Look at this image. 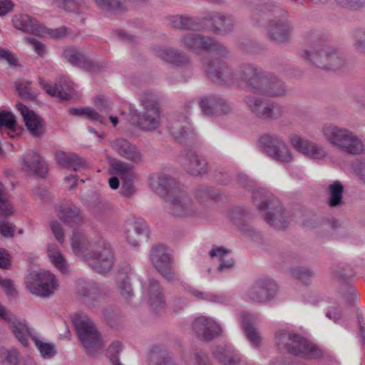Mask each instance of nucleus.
Instances as JSON below:
<instances>
[{
	"instance_id": "obj_1",
	"label": "nucleus",
	"mask_w": 365,
	"mask_h": 365,
	"mask_svg": "<svg viewBox=\"0 0 365 365\" xmlns=\"http://www.w3.org/2000/svg\"><path fill=\"white\" fill-rule=\"evenodd\" d=\"M245 74L248 76L247 89L253 93L270 98L283 97L288 93L286 83L274 73L252 64L247 68Z\"/></svg>"
},
{
	"instance_id": "obj_2",
	"label": "nucleus",
	"mask_w": 365,
	"mask_h": 365,
	"mask_svg": "<svg viewBox=\"0 0 365 365\" xmlns=\"http://www.w3.org/2000/svg\"><path fill=\"white\" fill-rule=\"evenodd\" d=\"M203 66L207 76L214 83L247 88L248 76L245 73L247 68L252 67V64L243 63L240 66L237 71H234L225 61L215 58L205 61Z\"/></svg>"
},
{
	"instance_id": "obj_3",
	"label": "nucleus",
	"mask_w": 365,
	"mask_h": 365,
	"mask_svg": "<svg viewBox=\"0 0 365 365\" xmlns=\"http://www.w3.org/2000/svg\"><path fill=\"white\" fill-rule=\"evenodd\" d=\"M300 56L315 66L329 71L340 69L345 64L337 48L327 42L315 41L309 49L303 50Z\"/></svg>"
},
{
	"instance_id": "obj_4",
	"label": "nucleus",
	"mask_w": 365,
	"mask_h": 365,
	"mask_svg": "<svg viewBox=\"0 0 365 365\" xmlns=\"http://www.w3.org/2000/svg\"><path fill=\"white\" fill-rule=\"evenodd\" d=\"M275 344L279 350L304 358L314 359L323 356V351L317 346L293 332L278 331L275 336Z\"/></svg>"
},
{
	"instance_id": "obj_5",
	"label": "nucleus",
	"mask_w": 365,
	"mask_h": 365,
	"mask_svg": "<svg viewBox=\"0 0 365 365\" xmlns=\"http://www.w3.org/2000/svg\"><path fill=\"white\" fill-rule=\"evenodd\" d=\"M275 344L279 350L304 358L314 359L323 356V351L317 346L293 332L278 331L275 336Z\"/></svg>"
},
{
	"instance_id": "obj_6",
	"label": "nucleus",
	"mask_w": 365,
	"mask_h": 365,
	"mask_svg": "<svg viewBox=\"0 0 365 365\" xmlns=\"http://www.w3.org/2000/svg\"><path fill=\"white\" fill-rule=\"evenodd\" d=\"M252 200L260 211L272 206V210L268 211L264 215V220L271 227L277 230H282L288 226L289 223L288 212L281 206H274L272 194L264 188H256L252 190Z\"/></svg>"
},
{
	"instance_id": "obj_7",
	"label": "nucleus",
	"mask_w": 365,
	"mask_h": 365,
	"mask_svg": "<svg viewBox=\"0 0 365 365\" xmlns=\"http://www.w3.org/2000/svg\"><path fill=\"white\" fill-rule=\"evenodd\" d=\"M143 110L132 114V119L142 130L152 131L157 129L160 124L161 111L158 98L153 93H145L140 98Z\"/></svg>"
},
{
	"instance_id": "obj_8",
	"label": "nucleus",
	"mask_w": 365,
	"mask_h": 365,
	"mask_svg": "<svg viewBox=\"0 0 365 365\" xmlns=\"http://www.w3.org/2000/svg\"><path fill=\"white\" fill-rule=\"evenodd\" d=\"M58 286L56 276L46 270L31 273L26 281L27 290L32 294L41 298L52 296Z\"/></svg>"
},
{
	"instance_id": "obj_9",
	"label": "nucleus",
	"mask_w": 365,
	"mask_h": 365,
	"mask_svg": "<svg viewBox=\"0 0 365 365\" xmlns=\"http://www.w3.org/2000/svg\"><path fill=\"white\" fill-rule=\"evenodd\" d=\"M243 102L249 111L262 120H277L284 114V108L275 102H269L252 95L246 96Z\"/></svg>"
},
{
	"instance_id": "obj_10",
	"label": "nucleus",
	"mask_w": 365,
	"mask_h": 365,
	"mask_svg": "<svg viewBox=\"0 0 365 365\" xmlns=\"http://www.w3.org/2000/svg\"><path fill=\"white\" fill-rule=\"evenodd\" d=\"M170 213L175 217L188 218L201 215L202 211L197 207L191 197L182 189L171 192L169 199Z\"/></svg>"
},
{
	"instance_id": "obj_11",
	"label": "nucleus",
	"mask_w": 365,
	"mask_h": 365,
	"mask_svg": "<svg viewBox=\"0 0 365 365\" xmlns=\"http://www.w3.org/2000/svg\"><path fill=\"white\" fill-rule=\"evenodd\" d=\"M73 324L78 339L88 354L94 355L103 348L100 334L90 319H76Z\"/></svg>"
},
{
	"instance_id": "obj_12",
	"label": "nucleus",
	"mask_w": 365,
	"mask_h": 365,
	"mask_svg": "<svg viewBox=\"0 0 365 365\" xmlns=\"http://www.w3.org/2000/svg\"><path fill=\"white\" fill-rule=\"evenodd\" d=\"M259 145L272 159L282 163L292 160V155L284 140L275 134L264 133L259 139Z\"/></svg>"
},
{
	"instance_id": "obj_13",
	"label": "nucleus",
	"mask_w": 365,
	"mask_h": 365,
	"mask_svg": "<svg viewBox=\"0 0 365 365\" xmlns=\"http://www.w3.org/2000/svg\"><path fill=\"white\" fill-rule=\"evenodd\" d=\"M150 259L156 270L169 282L180 280V277L175 274L173 269V259L168 252L167 248L162 245L152 247Z\"/></svg>"
},
{
	"instance_id": "obj_14",
	"label": "nucleus",
	"mask_w": 365,
	"mask_h": 365,
	"mask_svg": "<svg viewBox=\"0 0 365 365\" xmlns=\"http://www.w3.org/2000/svg\"><path fill=\"white\" fill-rule=\"evenodd\" d=\"M88 265L98 273H106L113 264V255L110 245L103 239H98L96 250L88 257Z\"/></svg>"
},
{
	"instance_id": "obj_15",
	"label": "nucleus",
	"mask_w": 365,
	"mask_h": 365,
	"mask_svg": "<svg viewBox=\"0 0 365 365\" xmlns=\"http://www.w3.org/2000/svg\"><path fill=\"white\" fill-rule=\"evenodd\" d=\"M277 289V285L273 279H259L247 290V297L248 300L255 303L267 302L274 299Z\"/></svg>"
},
{
	"instance_id": "obj_16",
	"label": "nucleus",
	"mask_w": 365,
	"mask_h": 365,
	"mask_svg": "<svg viewBox=\"0 0 365 365\" xmlns=\"http://www.w3.org/2000/svg\"><path fill=\"white\" fill-rule=\"evenodd\" d=\"M192 328L197 337L204 341H210L220 336L222 328L212 318L205 316L196 317L192 323Z\"/></svg>"
},
{
	"instance_id": "obj_17",
	"label": "nucleus",
	"mask_w": 365,
	"mask_h": 365,
	"mask_svg": "<svg viewBox=\"0 0 365 365\" xmlns=\"http://www.w3.org/2000/svg\"><path fill=\"white\" fill-rule=\"evenodd\" d=\"M168 130L175 140L180 143H186L187 140L195 136L187 116L179 114L172 117L168 126Z\"/></svg>"
},
{
	"instance_id": "obj_18",
	"label": "nucleus",
	"mask_w": 365,
	"mask_h": 365,
	"mask_svg": "<svg viewBox=\"0 0 365 365\" xmlns=\"http://www.w3.org/2000/svg\"><path fill=\"white\" fill-rule=\"evenodd\" d=\"M143 296L148 299L150 308L159 311L165 306L163 288L158 280L149 277L142 284Z\"/></svg>"
},
{
	"instance_id": "obj_19",
	"label": "nucleus",
	"mask_w": 365,
	"mask_h": 365,
	"mask_svg": "<svg viewBox=\"0 0 365 365\" xmlns=\"http://www.w3.org/2000/svg\"><path fill=\"white\" fill-rule=\"evenodd\" d=\"M77 292L83 303L91 307L98 305L105 297L100 286L93 281H78Z\"/></svg>"
},
{
	"instance_id": "obj_20",
	"label": "nucleus",
	"mask_w": 365,
	"mask_h": 365,
	"mask_svg": "<svg viewBox=\"0 0 365 365\" xmlns=\"http://www.w3.org/2000/svg\"><path fill=\"white\" fill-rule=\"evenodd\" d=\"M155 56L163 61L175 66H186L190 58L183 51L170 46H156L153 49Z\"/></svg>"
},
{
	"instance_id": "obj_21",
	"label": "nucleus",
	"mask_w": 365,
	"mask_h": 365,
	"mask_svg": "<svg viewBox=\"0 0 365 365\" xmlns=\"http://www.w3.org/2000/svg\"><path fill=\"white\" fill-rule=\"evenodd\" d=\"M111 148L120 157L135 164L143 162V155L138 148L125 138H117L110 142Z\"/></svg>"
},
{
	"instance_id": "obj_22",
	"label": "nucleus",
	"mask_w": 365,
	"mask_h": 365,
	"mask_svg": "<svg viewBox=\"0 0 365 365\" xmlns=\"http://www.w3.org/2000/svg\"><path fill=\"white\" fill-rule=\"evenodd\" d=\"M182 168L193 176H202L208 171L206 159L199 156L193 150H187L181 159Z\"/></svg>"
},
{
	"instance_id": "obj_23",
	"label": "nucleus",
	"mask_w": 365,
	"mask_h": 365,
	"mask_svg": "<svg viewBox=\"0 0 365 365\" xmlns=\"http://www.w3.org/2000/svg\"><path fill=\"white\" fill-rule=\"evenodd\" d=\"M265 30L267 37L276 43H284L290 39L292 27L287 21L272 19Z\"/></svg>"
},
{
	"instance_id": "obj_24",
	"label": "nucleus",
	"mask_w": 365,
	"mask_h": 365,
	"mask_svg": "<svg viewBox=\"0 0 365 365\" xmlns=\"http://www.w3.org/2000/svg\"><path fill=\"white\" fill-rule=\"evenodd\" d=\"M228 217L245 236L254 240L259 236L258 232L249 223L250 215L245 210L235 207L230 211Z\"/></svg>"
},
{
	"instance_id": "obj_25",
	"label": "nucleus",
	"mask_w": 365,
	"mask_h": 365,
	"mask_svg": "<svg viewBox=\"0 0 365 365\" xmlns=\"http://www.w3.org/2000/svg\"><path fill=\"white\" fill-rule=\"evenodd\" d=\"M41 87L51 96L56 97L61 100H69L72 98L73 88L72 83L65 78H61L54 86L49 84L42 78H38Z\"/></svg>"
},
{
	"instance_id": "obj_26",
	"label": "nucleus",
	"mask_w": 365,
	"mask_h": 365,
	"mask_svg": "<svg viewBox=\"0 0 365 365\" xmlns=\"http://www.w3.org/2000/svg\"><path fill=\"white\" fill-rule=\"evenodd\" d=\"M22 170L26 173L44 178L48 167L39 154L29 151L22 157Z\"/></svg>"
},
{
	"instance_id": "obj_27",
	"label": "nucleus",
	"mask_w": 365,
	"mask_h": 365,
	"mask_svg": "<svg viewBox=\"0 0 365 365\" xmlns=\"http://www.w3.org/2000/svg\"><path fill=\"white\" fill-rule=\"evenodd\" d=\"M16 106L22 115L25 125L31 134L35 137L42 136L45 131L43 119L22 103H19Z\"/></svg>"
},
{
	"instance_id": "obj_28",
	"label": "nucleus",
	"mask_w": 365,
	"mask_h": 365,
	"mask_svg": "<svg viewBox=\"0 0 365 365\" xmlns=\"http://www.w3.org/2000/svg\"><path fill=\"white\" fill-rule=\"evenodd\" d=\"M290 143L297 150L314 160H321L327 155L324 148L312 142L302 140L298 135H292Z\"/></svg>"
},
{
	"instance_id": "obj_29",
	"label": "nucleus",
	"mask_w": 365,
	"mask_h": 365,
	"mask_svg": "<svg viewBox=\"0 0 365 365\" xmlns=\"http://www.w3.org/2000/svg\"><path fill=\"white\" fill-rule=\"evenodd\" d=\"M71 246L73 252L78 256L83 257L88 261V257L93 253L98 245V239L95 241H88L85 235L75 230L71 237Z\"/></svg>"
},
{
	"instance_id": "obj_30",
	"label": "nucleus",
	"mask_w": 365,
	"mask_h": 365,
	"mask_svg": "<svg viewBox=\"0 0 365 365\" xmlns=\"http://www.w3.org/2000/svg\"><path fill=\"white\" fill-rule=\"evenodd\" d=\"M148 237V227L141 220H134L127 225L125 238L128 244L137 247L143 240Z\"/></svg>"
},
{
	"instance_id": "obj_31",
	"label": "nucleus",
	"mask_w": 365,
	"mask_h": 365,
	"mask_svg": "<svg viewBox=\"0 0 365 365\" xmlns=\"http://www.w3.org/2000/svg\"><path fill=\"white\" fill-rule=\"evenodd\" d=\"M63 58L71 65L88 71H93L96 68L94 63L74 46H68L63 51Z\"/></svg>"
},
{
	"instance_id": "obj_32",
	"label": "nucleus",
	"mask_w": 365,
	"mask_h": 365,
	"mask_svg": "<svg viewBox=\"0 0 365 365\" xmlns=\"http://www.w3.org/2000/svg\"><path fill=\"white\" fill-rule=\"evenodd\" d=\"M58 216L65 225L70 227L80 226L83 222L80 208L73 203L59 206Z\"/></svg>"
},
{
	"instance_id": "obj_33",
	"label": "nucleus",
	"mask_w": 365,
	"mask_h": 365,
	"mask_svg": "<svg viewBox=\"0 0 365 365\" xmlns=\"http://www.w3.org/2000/svg\"><path fill=\"white\" fill-rule=\"evenodd\" d=\"M12 22L17 29L31 32L38 36L44 35L45 27L40 25L35 19L27 14L14 15L12 18Z\"/></svg>"
},
{
	"instance_id": "obj_34",
	"label": "nucleus",
	"mask_w": 365,
	"mask_h": 365,
	"mask_svg": "<svg viewBox=\"0 0 365 365\" xmlns=\"http://www.w3.org/2000/svg\"><path fill=\"white\" fill-rule=\"evenodd\" d=\"M56 159L61 166L66 168H71L74 171L81 170L88 167L87 161L74 153L57 151Z\"/></svg>"
},
{
	"instance_id": "obj_35",
	"label": "nucleus",
	"mask_w": 365,
	"mask_h": 365,
	"mask_svg": "<svg viewBox=\"0 0 365 365\" xmlns=\"http://www.w3.org/2000/svg\"><path fill=\"white\" fill-rule=\"evenodd\" d=\"M210 36L199 33H187L180 38V43L184 48L194 52L205 51Z\"/></svg>"
},
{
	"instance_id": "obj_36",
	"label": "nucleus",
	"mask_w": 365,
	"mask_h": 365,
	"mask_svg": "<svg viewBox=\"0 0 365 365\" xmlns=\"http://www.w3.org/2000/svg\"><path fill=\"white\" fill-rule=\"evenodd\" d=\"M212 354L222 365H237L241 361L240 354L228 345L216 346Z\"/></svg>"
},
{
	"instance_id": "obj_37",
	"label": "nucleus",
	"mask_w": 365,
	"mask_h": 365,
	"mask_svg": "<svg viewBox=\"0 0 365 365\" xmlns=\"http://www.w3.org/2000/svg\"><path fill=\"white\" fill-rule=\"evenodd\" d=\"M150 185L156 193L162 196L166 195L167 199H169L171 192H175L177 189H181L176 180L166 174L158 175L156 180L150 182Z\"/></svg>"
},
{
	"instance_id": "obj_38",
	"label": "nucleus",
	"mask_w": 365,
	"mask_h": 365,
	"mask_svg": "<svg viewBox=\"0 0 365 365\" xmlns=\"http://www.w3.org/2000/svg\"><path fill=\"white\" fill-rule=\"evenodd\" d=\"M148 365H177L171 352L160 346H153L148 355Z\"/></svg>"
},
{
	"instance_id": "obj_39",
	"label": "nucleus",
	"mask_w": 365,
	"mask_h": 365,
	"mask_svg": "<svg viewBox=\"0 0 365 365\" xmlns=\"http://www.w3.org/2000/svg\"><path fill=\"white\" fill-rule=\"evenodd\" d=\"M110 173L119 177L121 180H135L137 178V173L134 171L133 165L131 164L112 158L109 161Z\"/></svg>"
},
{
	"instance_id": "obj_40",
	"label": "nucleus",
	"mask_w": 365,
	"mask_h": 365,
	"mask_svg": "<svg viewBox=\"0 0 365 365\" xmlns=\"http://www.w3.org/2000/svg\"><path fill=\"white\" fill-rule=\"evenodd\" d=\"M254 316L249 313L243 312L240 314V324L247 339L254 347L259 348L261 345L262 337L254 326Z\"/></svg>"
},
{
	"instance_id": "obj_41",
	"label": "nucleus",
	"mask_w": 365,
	"mask_h": 365,
	"mask_svg": "<svg viewBox=\"0 0 365 365\" xmlns=\"http://www.w3.org/2000/svg\"><path fill=\"white\" fill-rule=\"evenodd\" d=\"M349 129L340 128L333 124L325 125L322 128V133L326 140L337 149L348 133Z\"/></svg>"
},
{
	"instance_id": "obj_42",
	"label": "nucleus",
	"mask_w": 365,
	"mask_h": 365,
	"mask_svg": "<svg viewBox=\"0 0 365 365\" xmlns=\"http://www.w3.org/2000/svg\"><path fill=\"white\" fill-rule=\"evenodd\" d=\"M8 322L13 334L18 341L24 346L28 345V337L35 336L32 329H30L24 322H20L15 317L9 319Z\"/></svg>"
},
{
	"instance_id": "obj_43",
	"label": "nucleus",
	"mask_w": 365,
	"mask_h": 365,
	"mask_svg": "<svg viewBox=\"0 0 365 365\" xmlns=\"http://www.w3.org/2000/svg\"><path fill=\"white\" fill-rule=\"evenodd\" d=\"M212 22V31L215 34H227L232 31L235 20L232 15L215 14L210 17Z\"/></svg>"
},
{
	"instance_id": "obj_44",
	"label": "nucleus",
	"mask_w": 365,
	"mask_h": 365,
	"mask_svg": "<svg viewBox=\"0 0 365 365\" xmlns=\"http://www.w3.org/2000/svg\"><path fill=\"white\" fill-rule=\"evenodd\" d=\"M344 138L339 150L351 155H359L364 151V143L352 131L349 130Z\"/></svg>"
},
{
	"instance_id": "obj_45",
	"label": "nucleus",
	"mask_w": 365,
	"mask_h": 365,
	"mask_svg": "<svg viewBox=\"0 0 365 365\" xmlns=\"http://www.w3.org/2000/svg\"><path fill=\"white\" fill-rule=\"evenodd\" d=\"M208 102L213 103V115L217 114H227L230 112V104L223 98L216 94H210L201 98V104L203 108Z\"/></svg>"
},
{
	"instance_id": "obj_46",
	"label": "nucleus",
	"mask_w": 365,
	"mask_h": 365,
	"mask_svg": "<svg viewBox=\"0 0 365 365\" xmlns=\"http://www.w3.org/2000/svg\"><path fill=\"white\" fill-rule=\"evenodd\" d=\"M208 102L213 103V115L217 114H227L230 112V104L223 98L216 94H210L201 98V104L203 108Z\"/></svg>"
},
{
	"instance_id": "obj_47",
	"label": "nucleus",
	"mask_w": 365,
	"mask_h": 365,
	"mask_svg": "<svg viewBox=\"0 0 365 365\" xmlns=\"http://www.w3.org/2000/svg\"><path fill=\"white\" fill-rule=\"evenodd\" d=\"M60 9L77 14H85L88 11L86 0H53Z\"/></svg>"
},
{
	"instance_id": "obj_48",
	"label": "nucleus",
	"mask_w": 365,
	"mask_h": 365,
	"mask_svg": "<svg viewBox=\"0 0 365 365\" xmlns=\"http://www.w3.org/2000/svg\"><path fill=\"white\" fill-rule=\"evenodd\" d=\"M185 289L192 297L199 300H205L214 303H224L226 301L225 297L222 295L209 292H203L191 285L185 286Z\"/></svg>"
},
{
	"instance_id": "obj_49",
	"label": "nucleus",
	"mask_w": 365,
	"mask_h": 365,
	"mask_svg": "<svg viewBox=\"0 0 365 365\" xmlns=\"http://www.w3.org/2000/svg\"><path fill=\"white\" fill-rule=\"evenodd\" d=\"M329 193L328 203L330 207H337L342 204L344 186L342 183L336 180L327 187Z\"/></svg>"
},
{
	"instance_id": "obj_50",
	"label": "nucleus",
	"mask_w": 365,
	"mask_h": 365,
	"mask_svg": "<svg viewBox=\"0 0 365 365\" xmlns=\"http://www.w3.org/2000/svg\"><path fill=\"white\" fill-rule=\"evenodd\" d=\"M170 24L173 28L182 30H199L200 24L192 17L174 16L170 19Z\"/></svg>"
},
{
	"instance_id": "obj_51",
	"label": "nucleus",
	"mask_w": 365,
	"mask_h": 365,
	"mask_svg": "<svg viewBox=\"0 0 365 365\" xmlns=\"http://www.w3.org/2000/svg\"><path fill=\"white\" fill-rule=\"evenodd\" d=\"M47 252L50 260L55 267L62 272H66L67 271L66 259L58 247L54 244L48 245Z\"/></svg>"
},
{
	"instance_id": "obj_52",
	"label": "nucleus",
	"mask_w": 365,
	"mask_h": 365,
	"mask_svg": "<svg viewBox=\"0 0 365 365\" xmlns=\"http://www.w3.org/2000/svg\"><path fill=\"white\" fill-rule=\"evenodd\" d=\"M218 192L211 187L199 185L195 189V197L200 202H207L215 200Z\"/></svg>"
},
{
	"instance_id": "obj_53",
	"label": "nucleus",
	"mask_w": 365,
	"mask_h": 365,
	"mask_svg": "<svg viewBox=\"0 0 365 365\" xmlns=\"http://www.w3.org/2000/svg\"><path fill=\"white\" fill-rule=\"evenodd\" d=\"M32 340L43 359H49L56 356L57 351L53 344L43 342L36 336H32Z\"/></svg>"
},
{
	"instance_id": "obj_54",
	"label": "nucleus",
	"mask_w": 365,
	"mask_h": 365,
	"mask_svg": "<svg viewBox=\"0 0 365 365\" xmlns=\"http://www.w3.org/2000/svg\"><path fill=\"white\" fill-rule=\"evenodd\" d=\"M259 13H262V14L272 13L274 15L283 16L286 14V11L281 9L278 5L269 2L262 4V5L259 6V7L253 11L252 18L257 21Z\"/></svg>"
},
{
	"instance_id": "obj_55",
	"label": "nucleus",
	"mask_w": 365,
	"mask_h": 365,
	"mask_svg": "<svg viewBox=\"0 0 365 365\" xmlns=\"http://www.w3.org/2000/svg\"><path fill=\"white\" fill-rule=\"evenodd\" d=\"M291 274L294 278L299 280L304 284L308 285L311 283L314 276V272L309 268L304 267H295L291 269Z\"/></svg>"
},
{
	"instance_id": "obj_56",
	"label": "nucleus",
	"mask_w": 365,
	"mask_h": 365,
	"mask_svg": "<svg viewBox=\"0 0 365 365\" xmlns=\"http://www.w3.org/2000/svg\"><path fill=\"white\" fill-rule=\"evenodd\" d=\"M1 365H18L19 354L15 348L2 349L0 354Z\"/></svg>"
},
{
	"instance_id": "obj_57",
	"label": "nucleus",
	"mask_w": 365,
	"mask_h": 365,
	"mask_svg": "<svg viewBox=\"0 0 365 365\" xmlns=\"http://www.w3.org/2000/svg\"><path fill=\"white\" fill-rule=\"evenodd\" d=\"M96 4L101 9L112 11L126 10L124 4L119 0H94Z\"/></svg>"
},
{
	"instance_id": "obj_58",
	"label": "nucleus",
	"mask_w": 365,
	"mask_h": 365,
	"mask_svg": "<svg viewBox=\"0 0 365 365\" xmlns=\"http://www.w3.org/2000/svg\"><path fill=\"white\" fill-rule=\"evenodd\" d=\"M118 289L120 295L127 301L133 296V291L128 276H124L118 282Z\"/></svg>"
},
{
	"instance_id": "obj_59",
	"label": "nucleus",
	"mask_w": 365,
	"mask_h": 365,
	"mask_svg": "<svg viewBox=\"0 0 365 365\" xmlns=\"http://www.w3.org/2000/svg\"><path fill=\"white\" fill-rule=\"evenodd\" d=\"M205 51L215 52L220 57H225L230 53L227 46L212 37H210V41H208Z\"/></svg>"
},
{
	"instance_id": "obj_60",
	"label": "nucleus",
	"mask_w": 365,
	"mask_h": 365,
	"mask_svg": "<svg viewBox=\"0 0 365 365\" xmlns=\"http://www.w3.org/2000/svg\"><path fill=\"white\" fill-rule=\"evenodd\" d=\"M354 47L361 53L365 54V29H356L353 32Z\"/></svg>"
},
{
	"instance_id": "obj_61",
	"label": "nucleus",
	"mask_w": 365,
	"mask_h": 365,
	"mask_svg": "<svg viewBox=\"0 0 365 365\" xmlns=\"http://www.w3.org/2000/svg\"><path fill=\"white\" fill-rule=\"evenodd\" d=\"M332 274L338 280H346L352 275V270L350 267L345 264H339L332 269Z\"/></svg>"
},
{
	"instance_id": "obj_62",
	"label": "nucleus",
	"mask_w": 365,
	"mask_h": 365,
	"mask_svg": "<svg viewBox=\"0 0 365 365\" xmlns=\"http://www.w3.org/2000/svg\"><path fill=\"white\" fill-rule=\"evenodd\" d=\"M16 124V120L12 113L4 110L0 111V132H1L2 127L11 128Z\"/></svg>"
},
{
	"instance_id": "obj_63",
	"label": "nucleus",
	"mask_w": 365,
	"mask_h": 365,
	"mask_svg": "<svg viewBox=\"0 0 365 365\" xmlns=\"http://www.w3.org/2000/svg\"><path fill=\"white\" fill-rule=\"evenodd\" d=\"M30 82H20L16 83V88L21 97L24 99H33L34 96L31 93V88L30 87Z\"/></svg>"
},
{
	"instance_id": "obj_64",
	"label": "nucleus",
	"mask_w": 365,
	"mask_h": 365,
	"mask_svg": "<svg viewBox=\"0 0 365 365\" xmlns=\"http://www.w3.org/2000/svg\"><path fill=\"white\" fill-rule=\"evenodd\" d=\"M15 225L0 219V234L5 238H12L14 236Z\"/></svg>"
}]
</instances>
